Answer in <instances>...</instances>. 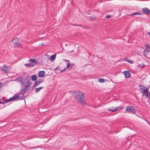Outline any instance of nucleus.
Masks as SVG:
<instances>
[{
	"mask_svg": "<svg viewBox=\"0 0 150 150\" xmlns=\"http://www.w3.org/2000/svg\"><path fill=\"white\" fill-rule=\"evenodd\" d=\"M19 96L18 95H15L13 97L7 100L6 101L4 100L3 98L1 99H0V105H2V107L0 108V109H2L4 107V105L5 103L17 99L18 98Z\"/></svg>",
	"mask_w": 150,
	"mask_h": 150,
	"instance_id": "f257e3e1",
	"label": "nucleus"
},
{
	"mask_svg": "<svg viewBox=\"0 0 150 150\" xmlns=\"http://www.w3.org/2000/svg\"><path fill=\"white\" fill-rule=\"evenodd\" d=\"M74 97L78 102L81 103L83 104L85 103L84 100V97L82 93H77V94L75 95Z\"/></svg>",
	"mask_w": 150,
	"mask_h": 150,
	"instance_id": "f03ea898",
	"label": "nucleus"
},
{
	"mask_svg": "<svg viewBox=\"0 0 150 150\" xmlns=\"http://www.w3.org/2000/svg\"><path fill=\"white\" fill-rule=\"evenodd\" d=\"M29 79H30V77L28 75L25 78V80H26V81H24L23 83V85L26 88H28L29 85L31 84V83L28 81Z\"/></svg>",
	"mask_w": 150,
	"mask_h": 150,
	"instance_id": "7ed1b4c3",
	"label": "nucleus"
},
{
	"mask_svg": "<svg viewBox=\"0 0 150 150\" xmlns=\"http://www.w3.org/2000/svg\"><path fill=\"white\" fill-rule=\"evenodd\" d=\"M139 89L140 90L142 91L143 94L144 95L146 94L147 93H149V90L146 87L144 86L143 85H139Z\"/></svg>",
	"mask_w": 150,
	"mask_h": 150,
	"instance_id": "20e7f679",
	"label": "nucleus"
},
{
	"mask_svg": "<svg viewBox=\"0 0 150 150\" xmlns=\"http://www.w3.org/2000/svg\"><path fill=\"white\" fill-rule=\"evenodd\" d=\"M12 42L15 46L20 47L21 46V44L18 42V40L17 38H13L12 40Z\"/></svg>",
	"mask_w": 150,
	"mask_h": 150,
	"instance_id": "39448f33",
	"label": "nucleus"
},
{
	"mask_svg": "<svg viewBox=\"0 0 150 150\" xmlns=\"http://www.w3.org/2000/svg\"><path fill=\"white\" fill-rule=\"evenodd\" d=\"M126 111L130 112L132 113H134L135 112V110L134 107L132 106H128L126 107Z\"/></svg>",
	"mask_w": 150,
	"mask_h": 150,
	"instance_id": "423d86ee",
	"label": "nucleus"
},
{
	"mask_svg": "<svg viewBox=\"0 0 150 150\" xmlns=\"http://www.w3.org/2000/svg\"><path fill=\"white\" fill-rule=\"evenodd\" d=\"M122 107L121 106H119L115 108L114 107H112L109 108L108 110L109 111H111L113 112L115 111L118 110L122 109Z\"/></svg>",
	"mask_w": 150,
	"mask_h": 150,
	"instance_id": "0eeeda50",
	"label": "nucleus"
},
{
	"mask_svg": "<svg viewBox=\"0 0 150 150\" xmlns=\"http://www.w3.org/2000/svg\"><path fill=\"white\" fill-rule=\"evenodd\" d=\"M1 70L7 73L10 71V68L5 65H4Z\"/></svg>",
	"mask_w": 150,
	"mask_h": 150,
	"instance_id": "6e6552de",
	"label": "nucleus"
},
{
	"mask_svg": "<svg viewBox=\"0 0 150 150\" xmlns=\"http://www.w3.org/2000/svg\"><path fill=\"white\" fill-rule=\"evenodd\" d=\"M142 11L144 13L148 15L150 14V10L149 9L147 8H144L142 9Z\"/></svg>",
	"mask_w": 150,
	"mask_h": 150,
	"instance_id": "1a4fd4ad",
	"label": "nucleus"
},
{
	"mask_svg": "<svg viewBox=\"0 0 150 150\" xmlns=\"http://www.w3.org/2000/svg\"><path fill=\"white\" fill-rule=\"evenodd\" d=\"M150 49L146 48L144 51L143 55L144 56H146L150 52Z\"/></svg>",
	"mask_w": 150,
	"mask_h": 150,
	"instance_id": "9d476101",
	"label": "nucleus"
},
{
	"mask_svg": "<svg viewBox=\"0 0 150 150\" xmlns=\"http://www.w3.org/2000/svg\"><path fill=\"white\" fill-rule=\"evenodd\" d=\"M28 62H31L30 63H32V64L33 65V66L37 63L36 60L35 59H30L28 60Z\"/></svg>",
	"mask_w": 150,
	"mask_h": 150,
	"instance_id": "9b49d317",
	"label": "nucleus"
},
{
	"mask_svg": "<svg viewBox=\"0 0 150 150\" xmlns=\"http://www.w3.org/2000/svg\"><path fill=\"white\" fill-rule=\"evenodd\" d=\"M45 75V73L44 71H40L38 73V75L39 77H43Z\"/></svg>",
	"mask_w": 150,
	"mask_h": 150,
	"instance_id": "f8f14e48",
	"label": "nucleus"
},
{
	"mask_svg": "<svg viewBox=\"0 0 150 150\" xmlns=\"http://www.w3.org/2000/svg\"><path fill=\"white\" fill-rule=\"evenodd\" d=\"M124 74H125V77L126 78L129 77L130 75V73H129V72L128 71H125L124 72Z\"/></svg>",
	"mask_w": 150,
	"mask_h": 150,
	"instance_id": "ddd939ff",
	"label": "nucleus"
},
{
	"mask_svg": "<svg viewBox=\"0 0 150 150\" xmlns=\"http://www.w3.org/2000/svg\"><path fill=\"white\" fill-rule=\"evenodd\" d=\"M56 54L51 55L50 58V60L52 62L54 61L56 58Z\"/></svg>",
	"mask_w": 150,
	"mask_h": 150,
	"instance_id": "4468645a",
	"label": "nucleus"
},
{
	"mask_svg": "<svg viewBox=\"0 0 150 150\" xmlns=\"http://www.w3.org/2000/svg\"><path fill=\"white\" fill-rule=\"evenodd\" d=\"M124 61L128 62L130 64H133V62L132 60L128 59L127 58H125L124 59Z\"/></svg>",
	"mask_w": 150,
	"mask_h": 150,
	"instance_id": "2eb2a0df",
	"label": "nucleus"
},
{
	"mask_svg": "<svg viewBox=\"0 0 150 150\" xmlns=\"http://www.w3.org/2000/svg\"><path fill=\"white\" fill-rule=\"evenodd\" d=\"M43 87H40L39 88H37L35 89V91L37 92H39L41 89H43Z\"/></svg>",
	"mask_w": 150,
	"mask_h": 150,
	"instance_id": "dca6fc26",
	"label": "nucleus"
},
{
	"mask_svg": "<svg viewBox=\"0 0 150 150\" xmlns=\"http://www.w3.org/2000/svg\"><path fill=\"white\" fill-rule=\"evenodd\" d=\"M24 65L26 67H32L33 66V65L32 64V63H30L25 64Z\"/></svg>",
	"mask_w": 150,
	"mask_h": 150,
	"instance_id": "f3484780",
	"label": "nucleus"
},
{
	"mask_svg": "<svg viewBox=\"0 0 150 150\" xmlns=\"http://www.w3.org/2000/svg\"><path fill=\"white\" fill-rule=\"evenodd\" d=\"M41 82V81H36L35 82L34 85V86H36L39 85Z\"/></svg>",
	"mask_w": 150,
	"mask_h": 150,
	"instance_id": "a211bd4d",
	"label": "nucleus"
},
{
	"mask_svg": "<svg viewBox=\"0 0 150 150\" xmlns=\"http://www.w3.org/2000/svg\"><path fill=\"white\" fill-rule=\"evenodd\" d=\"M97 17L95 16H90L89 19L91 21H93Z\"/></svg>",
	"mask_w": 150,
	"mask_h": 150,
	"instance_id": "6ab92c4d",
	"label": "nucleus"
},
{
	"mask_svg": "<svg viewBox=\"0 0 150 150\" xmlns=\"http://www.w3.org/2000/svg\"><path fill=\"white\" fill-rule=\"evenodd\" d=\"M31 78L32 80L35 81L37 79V77L35 75H33L31 76Z\"/></svg>",
	"mask_w": 150,
	"mask_h": 150,
	"instance_id": "aec40b11",
	"label": "nucleus"
},
{
	"mask_svg": "<svg viewBox=\"0 0 150 150\" xmlns=\"http://www.w3.org/2000/svg\"><path fill=\"white\" fill-rule=\"evenodd\" d=\"M98 81L100 82L101 83H104L105 82V80L104 79L102 78H100L98 79Z\"/></svg>",
	"mask_w": 150,
	"mask_h": 150,
	"instance_id": "412c9836",
	"label": "nucleus"
},
{
	"mask_svg": "<svg viewBox=\"0 0 150 150\" xmlns=\"http://www.w3.org/2000/svg\"><path fill=\"white\" fill-rule=\"evenodd\" d=\"M141 14H142L139 12H136L132 13V14H131V16L137 15H141Z\"/></svg>",
	"mask_w": 150,
	"mask_h": 150,
	"instance_id": "4be33fe9",
	"label": "nucleus"
},
{
	"mask_svg": "<svg viewBox=\"0 0 150 150\" xmlns=\"http://www.w3.org/2000/svg\"><path fill=\"white\" fill-rule=\"evenodd\" d=\"M145 46L146 47V48H148L150 49V47L149 45V44L148 43H146L145 44Z\"/></svg>",
	"mask_w": 150,
	"mask_h": 150,
	"instance_id": "5701e85b",
	"label": "nucleus"
},
{
	"mask_svg": "<svg viewBox=\"0 0 150 150\" xmlns=\"http://www.w3.org/2000/svg\"><path fill=\"white\" fill-rule=\"evenodd\" d=\"M138 66L142 68H143L144 67V65L143 64H139Z\"/></svg>",
	"mask_w": 150,
	"mask_h": 150,
	"instance_id": "b1692460",
	"label": "nucleus"
},
{
	"mask_svg": "<svg viewBox=\"0 0 150 150\" xmlns=\"http://www.w3.org/2000/svg\"><path fill=\"white\" fill-rule=\"evenodd\" d=\"M111 15H108L106 16V17L107 18H110L111 17Z\"/></svg>",
	"mask_w": 150,
	"mask_h": 150,
	"instance_id": "393cba45",
	"label": "nucleus"
},
{
	"mask_svg": "<svg viewBox=\"0 0 150 150\" xmlns=\"http://www.w3.org/2000/svg\"><path fill=\"white\" fill-rule=\"evenodd\" d=\"M70 64L69 63H68L67 64V68H68L70 66Z\"/></svg>",
	"mask_w": 150,
	"mask_h": 150,
	"instance_id": "a878e982",
	"label": "nucleus"
},
{
	"mask_svg": "<svg viewBox=\"0 0 150 150\" xmlns=\"http://www.w3.org/2000/svg\"><path fill=\"white\" fill-rule=\"evenodd\" d=\"M145 95L146 96V97L147 98H149V96H148V93H147Z\"/></svg>",
	"mask_w": 150,
	"mask_h": 150,
	"instance_id": "bb28decb",
	"label": "nucleus"
},
{
	"mask_svg": "<svg viewBox=\"0 0 150 150\" xmlns=\"http://www.w3.org/2000/svg\"><path fill=\"white\" fill-rule=\"evenodd\" d=\"M66 68H65L64 69H63L62 70V71H65L66 70Z\"/></svg>",
	"mask_w": 150,
	"mask_h": 150,
	"instance_id": "cd10ccee",
	"label": "nucleus"
},
{
	"mask_svg": "<svg viewBox=\"0 0 150 150\" xmlns=\"http://www.w3.org/2000/svg\"><path fill=\"white\" fill-rule=\"evenodd\" d=\"M148 34L150 35V33L149 32H148L147 33Z\"/></svg>",
	"mask_w": 150,
	"mask_h": 150,
	"instance_id": "c85d7f7f",
	"label": "nucleus"
},
{
	"mask_svg": "<svg viewBox=\"0 0 150 150\" xmlns=\"http://www.w3.org/2000/svg\"><path fill=\"white\" fill-rule=\"evenodd\" d=\"M57 69H58V68H57V67H56V68H55V70H57Z\"/></svg>",
	"mask_w": 150,
	"mask_h": 150,
	"instance_id": "c756f323",
	"label": "nucleus"
},
{
	"mask_svg": "<svg viewBox=\"0 0 150 150\" xmlns=\"http://www.w3.org/2000/svg\"><path fill=\"white\" fill-rule=\"evenodd\" d=\"M2 105H0V108H1L2 107Z\"/></svg>",
	"mask_w": 150,
	"mask_h": 150,
	"instance_id": "7c9ffc66",
	"label": "nucleus"
},
{
	"mask_svg": "<svg viewBox=\"0 0 150 150\" xmlns=\"http://www.w3.org/2000/svg\"><path fill=\"white\" fill-rule=\"evenodd\" d=\"M63 71H62V70H61V72H63Z\"/></svg>",
	"mask_w": 150,
	"mask_h": 150,
	"instance_id": "2f4dec72",
	"label": "nucleus"
}]
</instances>
